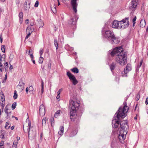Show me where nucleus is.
Segmentation results:
<instances>
[{
  "label": "nucleus",
  "mask_w": 148,
  "mask_h": 148,
  "mask_svg": "<svg viewBox=\"0 0 148 148\" xmlns=\"http://www.w3.org/2000/svg\"><path fill=\"white\" fill-rule=\"evenodd\" d=\"M47 119L46 117L44 118L42 120V123L43 125V124H45L46 123Z\"/></svg>",
  "instance_id": "obj_41"
},
{
  "label": "nucleus",
  "mask_w": 148,
  "mask_h": 148,
  "mask_svg": "<svg viewBox=\"0 0 148 148\" xmlns=\"http://www.w3.org/2000/svg\"><path fill=\"white\" fill-rule=\"evenodd\" d=\"M3 68V66L2 63V59L1 58H0V71L1 72H2Z\"/></svg>",
  "instance_id": "obj_26"
},
{
  "label": "nucleus",
  "mask_w": 148,
  "mask_h": 148,
  "mask_svg": "<svg viewBox=\"0 0 148 148\" xmlns=\"http://www.w3.org/2000/svg\"><path fill=\"white\" fill-rule=\"evenodd\" d=\"M42 92H43V81H42Z\"/></svg>",
  "instance_id": "obj_56"
},
{
  "label": "nucleus",
  "mask_w": 148,
  "mask_h": 148,
  "mask_svg": "<svg viewBox=\"0 0 148 148\" xmlns=\"http://www.w3.org/2000/svg\"><path fill=\"white\" fill-rule=\"evenodd\" d=\"M4 65L5 66L8 67V62H6L4 64Z\"/></svg>",
  "instance_id": "obj_53"
},
{
  "label": "nucleus",
  "mask_w": 148,
  "mask_h": 148,
  "mask_svg": "<svg viewBox=\"0 0 148 148\" xmlns=\"http://www.w3.org/2000/svg\"><path fill=\"white\" fill-rule=\"evenodd\" d=\"M66 75L69 77L70 81L74 85H75L78 83V81L76 79L75 77L70 71H67L66 73Z\"/></svg>",
  "instance_id": "obj_8"
},
{
  "label": "nucleus",
  "mask_w": 148,
  "mask_h": 148,
  "mask_svg": "<svg viewBox=\"0 0 148 148\" xmlns=\"http://www.w3.org/2000/svg\"><path fill=\"white\" fill-rule=\"evenodd\" d=\"M32 32L31 31L30 32H29L26 36L25 38V40H26V39H27L29 37H30V35H31V34H32Z\"/></svg>",
  "instance_id": "obj_34"
},
{
  "label": "nucleus",
  "mask_w": 148,
  "mask_h": 148,
  "mask_svg": "<svg viewBox=\"0 0 148 148\" xmlns=\"http://www.w3.org/2000/svg\"><path fill=\"white\" fill-rule=\"evenodd\" d=\"M127 73L128 72L127 71L126 72L124 69V70L121 73V75L123 77H126L127 76Z\"/></svg>",
  "instance_id": "obj_30"
},
{
  "label": "nucleus",
  "mask_w": 148,
  "mask_h": 148,
  "mask_svg": "<svg viewBox=\"0 0 148 148\" xmlns=\"http://www.w3.org/2000/svg\"><path fill=\"white\" fill-rule=\"evenodd\" d=\"M29 55L30 56V57L32 58V56H34L33 55V53L32 52V50L30 49L29 51Z\"/></svg>",
  "instance_id": "obj_36"
},
{
  "label": "nucleus",
  "mask_w": 148,
  "mask_h": 148,
  "mask_svg": "<svg viewBox=\"0 0 148 148\" xmlns=\"http://www.w3.org/2000/svg\"><path fill=\"white\" fill-rule=\"evenodd\" d=\"M1 138H4V135H2L1 136Z\"/></svg>",
  "instance_id": "obj_62"
},
{
  "label": "nucleus",
  "mask_w": 148,
  "mask_h": 148,
  "mask_svg": "<svg viewBox=\"0 0 148 148\" xmlns=\"http://www.w3.org/2000/svg\"><path fill=\"white\" fill-rule=\"evenodd\" d=\"M18 143V142L17 141H14L13 143V145H12V148H17V145Z\"/></svg>",
  "instance_id": "obj_27"
},
{
  "label": "nucleus",
  "mask_w": 148,
  "mask_h": 148,
  "mask_svg": "<svg viewBox=\"0 0 148 148\" xmlns=\"http://www.w3.org/2000/svg\"><path fill=\"white\" fill-rule=\"evenodd\" d=\"M69 104L70 107V117L71 121L75 123H78L82 114V112L79 110L80 103L79 101H74L70 100Z\"/></svg>",
  "instance_id": "obj_2"
},
{
  "label": "nucleus",
  "mask_w": 148,
  "mask_h": 148,
  "mask_svg": "<svg viewBox=\"0 0 148 148\" xmlns=\"http://www.w3.org/2000/svg\"><path fill=\"white\" fill-rule=\"evenodd\" d=\"M13 66L12 65H10L9 67V69L11 71L13 69Z\"/></svg>",
  "instance_id": "obj_48"
},
{
  "label": "nucleus",
  "mask_w": 148,
  "mask_h": 148,
  "mask_svg": "<svg viewBox=\"0 0 148 148\" xmlns=\"http://www.w3.org/2000/svg\"><path fill=\"white\" fill-rule=\"evenodd\" d=\"M43 60V58L41 56L40 58L39 62L40 63H42Z\"/></svg>",
  "instance_id": "obj_43"
},
{
  "label": "nucleus",
  "mask_w": 148,
  "mask_h": 148,
  "mask_svg": "<svg viewBox=\"0 0 148 148\" xmlns=\"http://www.w3.org/2000/svg\"><path fill=\"white\" fill-rule=\"evenodd\" d=\"M123 49L122 46L116 47L108 51L109 54L113 57L115 56L116 63L124 65L127 63V56L126 53H123Z\"/></svg>",
  "instance_id": "obj_1"
},
{
  "label": "nucleus",
  "mask_w": 148,
  "mask_h": 148,
  "mask_svg": "<svg viewBox=\"0 0 148 148\" xmlns=\"http://www.w3.org/2000/svg\"><path fill=\"white\" fill-rule=\"evenodd\" d=\"M28 1V4L27 5V2H25V3H24V8L25 9V10H27V9H28L30 8V3L29 1Z\"/></svg>",
  "instance_id": "obj_17"
},
{
  "label": "nucleus",
  "mask_w": 148,
  "mask_h": 148,
  "mask_svg": "<svg viewBox=\"0 0 148 148\" xmlns=\"http://www.w3.org/2000/svg\"><path fill=\"white\" fill-rule=\"evenodd\" d=\"M136 16H135L133 19H132V22L133 23V25L134 26L136 23Z\"/></svg>",
  "instance_id": "obj_39"
},
{
  "label": "nucleus",
  "mask_w": 148,
  "mask_h": 148,
  "mask_svg": "<svg viewBox=\"0 0 148 148\" xmlns=\"http://www.w3.org/2000/svg\"><path fill=\"white\" fill-rule=\"evenodd\" d=\"M138 104H137L136 105V106H135V109H134V111H135L136 110V109H137V108L138 106Z\"/></svg>",
  "instance_id": "obj_58"
},
{
  "label": "nucleus",
  "mask_w": 148,
  "mask_h": 148,
  "mask_svg": "<svg viewBox=\"0 0 148 148\" xmlns=\"http://www.w3.org/2000/svg\"><path fill=\"white\" fill-rule=\"evenodd\" d=\"M0 1L3 2H4L6 1V0H0Z\"/></svg>",
  "instance_id": "obj_63"
},
{
  "label": "nucleus",
  "mask_w": 148,
  "mask_h": 148,
  "mask_svg": "<svg viewBox=\"0 0 148 148\" xmlns=\"http://www.w3.org/2000/svg\"><path fill=\"white\" fill-rule=\"evenodd\" d=\"M54 44L56 47V50H57L58 48V44L57 40H54Z\"/></svg>",
  "instance_id": "obj_35"
},
{
  "label": "nucleus",
  "mask_w": 148,
  "mask_h": 148,
  "mask_svg": "<svg viewBox=\"0 0 148 148\" xmlns=\"http://www.w3.org/2000/svg\"><path fill=\"white\" fill-rule=\"evenodd\" d=\"M34 25V22H32L30 23V25L31 26H32Z\"/></svg>",
  "instance_id": "obj_57"
},
{
  "label": "nucleus",
  "mask_w": 148,
  "mask_h": 148,
  "mask_svg": "<svg viewBox=\"0 0 148 148\" xmlns=\"http://www.w3.org/2000/svg\"><path fill=\"white\" fill-rule=\"evenodd\" d=\"M20 139V137H19L17 136L16 138V140H15L14 141H18Z\"/></svg>",
  "instance_id": "obj_50"
},
{
  "label": "nucleus",
  "mask_w": 148,
  "mask_h": 148,
  "mask_svg": "<svg viewBox=\"0 0 148 148\" xmlns=\"http://www.w3.org/2000/svg\"><path fill=\"white\" fill-rule=\"evenodd\" d=\"M39 25V27H42L44 25V23L42 21H40L38 22Z\"/></svg>",
  "instance_id": "obj_40"
},
{
  "label": "nucleus",
  "mask_w": 148,
  "mask_h": 148,
  "mask_svg": "<svg viewBox=\"0 0 148 148\" xmlns=\"http://www.w3.org/2000/svg\"><path fill=\"white\" fill-rule=\"evenodd\" d=\"M62 89H60L58 91V95H60L61 91H62Z\"/></svg>",
  "instance_id": "obj_52"
},
{
  "label": "nucleus",
  "mask_w": 148,
  "mask_h": 148,
  "mask_svg": "<svg viewBox=\"0 0 148 148\" xmlns=\"http://www.w3.org/2000/svg\"><path fill=\"white\" fill-rule=\"evenodd\" d=\"M112 44L115 43L118 44L120 42V40L118 37H115V35L111 39Z\"/></svg>",
  "instance_id": "obj_15"
},
{
  "label": "nucleus",
  "mask_w": 148,
  "mask_h": 148,
  "mask_svg": "<svg viewBox=\"0 0 148 148\" xmlns=\"http://www.w3.org/2000/svg\"><path fill=\"white\" fill-rule=\"evenodd\" d=\"M5 112L8 115L10 114L11 111L10 109L8 108L7 106H6L5 108Z\"/></svg>",
  "instance_id": "obj_24"
},
{
  "label": "nucleus",
  "mask_w": 148,
  "mask_h": 148,
  "mask_svg": "<svg viewBox=\"0 0 148 148\" xmlns=\"http://www.w3.org/2000/svg\"><path fill=\"white\" fill-rule=\"evenodd\" d=\"M42 111L44 113H45V108L43 105H41L40 106L39 110V112H41Z\"/></svg>",
  "instance_id": "obj_25"
},
{
  "label": "nucleus",
  "mask_w": 148,
  "mask_h": 148,
  "mask_svg": "<svg viewBox=\"0 0 148 148\" xmlns=\"http://www.w3.org/2000/svg\"><path fill=\"white\" fill-rule=\"evenodd\" d=\"M32 58H31V59L33 62V63L34 64H35V61L34 60V56H32Z\"/></svg>",
  "instance_id": "obj_47"
},
{
  "label": "nucleus",
  "mask_w": 148,
  "mask_h": 148,
  "mask_svg": "<svg viewBox=\"0 0 148 148\" xmlns=\"http://www.w3.org/2000/svg\"><path fill=\"white\" fill-rule=\"evenodd\" d=\"M0 42H1V43H2V41H3V38H2V37L1 35V36H0Z\"/></svg>",
  "instance_id": "obj_55"
},
{
  "label": "nucleus",
  "mask_w": 148,
  "mask_h": 148,
  "mask_svg": "<svg viewBox=\"0 0 148 148\" xmlns=\"http://www.w3.org/2000/svg\"><path fill=\"white\" fill-rule=\"evenodd\" d=\"M145 103L146 105L148 104V97L146 98L145 101Z\"/></svg>",
  "instance_id": "obj_51"
},
{
  "label": "nucleus",
  "mask_w": 148,
  "mask_h": 148,
  "mask_svg": "<svg viewBox=\"0 0 148 148\" xmlns=\"http://www.w3.org/2000/svg\"><path fill=\"white\" fill-rule=\"evenodd\" d=\"M10 127V123L8 122H6L5 123V128L6 129H9Z\"/></svg>",
  "instance_id": "obj_29"
},
{
  "label": "nucleus",
  "mask_w": 148,
  "mask_h": 148,
  "mask_svg": "<svg viewBox=\"0 0 148 148\" xmlns=\"http://www.w3.org/2000/svg\"><path fill=\"white\" fill-rule=\"evenodd\" d=\"M0 104L1 107L3 108L5 106V97L4 94L2 91L0 92Z\"/></svg>",
  "instance_id": "obj_12"
},
{
  "label": "nucleus",
  "mask_w": 148,
  "mask_h": 148,
  "mask_svg": "<svg viewBox=\"0 0 148 148\" xmlns=\"http://www.w3.org/2000/svg\"><path fill=\"white\" fill-rule=\"evenodd\" d=\"M119 28L125 29L128 27L129 25V18L126 17L119 21Z\"/></svg>",
  "instance_id": "obj_5"
},
{
  "label": "nucleus",
  "mask_w": 148,
  "mask_h": 148,
  "mask_svg": "<svg viewBox=\"0 0 148 148\" xmlns=\"http://www.w3.org/2000/svg\"><path fill=\"white\" fill-rule=\"evenodd\" d=\"M63 132L64 127L61 126L60 127V130L58 132L60 136L62 135L63 134Z\"/></svg>",
  "instance_id": "obj_20"
},
{
  "label": "nucleus",
  "mask_w": 148,
  "mask_h": 148,
  "mask_svg": "<svg viewBox=\"0 0 148 148\" xmlns=\"http://www.w3.org/2000/svg\"><path fill=\"white\" fill-rule=\"evenodd\" d=\"M61 111L60 110H58L55 113L54 116L55 117H56L58 115L60 114Z\"/></svg>",
  "instance_id": "obj_38"
},
{
  "label": "nucleus",
  "mask_w": 148,
  "mask_h": 148,
  "mask_svg": "<svg viewBox=\"0 0 148 148\" xmlns=\"http://www.w3.org/2000/svg\"><path fill=\"white\" fill-rule=\"evenodd\" d=\"M1 49L2 52L3 53H5V45H1Z\"/></svg>",
  "instance_id": "obj_33"
},
{
  "label": "nucleus",
  "mask_w": 148,
  "mask_h": 148,
  "mask_svg": "<svg viewBox=\"0 0 148 148\" xmlns=\"http://www.w3.org/2000/svg\"><path fill=\"white\" fill-rule=\"evenodd\" d=\"M38 4H39L38 1H36V3H35V4L34 7H37L38 6Z\"/></svg>",
  "instance_id": "obj_44"
},
{
  "label": "nucleus",
  "mask_w": 148,
  "mask_h": 148,
  "mask_svg": "<svg viewBox=\"0 0 148 148\" xmlns=\"http://www.w3.org/2000/svg\"><path fill=\"white\" fill-rule=\"evenodd\" d=\"M31 123L30 122H29V123H28V128L29 129V131H28V133H29V132L30 131V128H31Z\"/></svg>",
  "instance_id": "obj_46"
},
{
  "label": "nucleus",
  "mask_w": 148,
  "mask_h": 148,
  "mask_svg": "<svg viewBox=\"0 0 148 148\" xmlns=\"http://www.w3.org/2000/svg\"><path fill=\"white\" fill-rule=\"evenodd\" d=\"M77 18L75 16L72 17L71 19L69 21L68 24L71 26H75L76 24Z\"/></svg>",
  "instance_id": "obj_10"
},
{
  "label": "nucleus",
  "mask_w": 148,
  "mask_h": 148,
  "mask_svg": "<svg viewBox=\"0 0 148 148\" xmlns=\"http://www.w3.org/2000/svg\"><path fill=\"white\" fill-rule=\"evenodd\" d=\"M14 126H12L11 127V130H13L14 129Z\"/></svg>",
  "instance_id": "obj_60"
},
{
  "label": "nucleus",
  "mask_w": 148,
  "mask_h": 148,
  "mask_svg": "<svg viewBox=\"0 0 148 148\" xmlns=\"http://www.w3.org/2000/svg\"><path fill=\"white\" fill-rule=\"evenodd\" d=\"M20 19V22H21V19H23V14L22 12H20L19 13L18 15Z\"/></svg>",
  "instance_id": "obj_32"
},
{
  "label": "nucleus",
  "mask_w": 148,
  "mask_h": 148,
  "mask_svg": "<svg viewBox=\"0 0 148 148\" xmlns=\"http://www.w3.org/2000/svg\"><path fill=\"white\" fill-rule=\"evenodd\" d=\"M4 144V142L3 141H1L0 142V146H3Z\"/></svg>",
  "instance_id": "obj_45"
},
{
  "label": "nucleus",
  "mask_w": 148,
  "mask_h": 148,
  "mask_svg": "<svg viewBox=\"0 0 148 148\" xmlns=\"http://www.w3.org/2000/svg\"><path fill=\"white\" fill-rule=\"evenodd\" d=\"M18 97V95L17 93L16 90H15L14 91V95L13 96V98L14 99H17Z\"/></svg>",
  "instance_id": "obj_31"
},
{
  "label": "nucleus",
  "mask_w": 148,
  "mask_h": 148,
  "mask_svg": "<svg viewBox=\"0 0 148 148\" xmlns=\"http://www.w3.org/2000/svg\"><path fill=\"white\" fill-rule=\"evenodd\" d=\"M60 98V95H57V97H56V98L57 99H59Z\"/></svg>",
  "instance_id": "obj_59"
},
{
  "label": "nucleus",
  "mask_w": 148,
  "mask_h": 148,
  "mask_svg": "<svg viewBox=\"0 0 148 148\" xmlns=\"http://www.w3.org/2000/svg\"><path fill=\"white\" fill-rule=\"evenodd\" d=\"M137 5L138 0H132L131 2V6L130 8V9L134 11L137 9Z\"/></svg>",
  "instance_id": "obj_11"
},
{
  "label": "nucleus",
  "mask_w": 148,
  "mask_h": 148,
  "mask_svg": "<svg viewBox=\"0 0 148 148\" xmlns=\"http://www.w3.org/2000/svg\"><path fill=\"white\" fill-rule=\"evenodd\" d=\"M125 71L128 73L131 70V65L129 64H127L126 67L124 69Z\"/></svg>",
  "instance_id": "obj_21"
},
{
  "label": "nucleus",
  "mask_w": 148,
  "mask_h": 148,
  "mask_svg": "<svg viewBox=\"0 0 148 148\" xmlns=\"http://www.w3.org/2000/svg\"><path fill=\"white\" fill-rule=\"evenodd\" d=\"M116 65V64H115L114 62H112L110 65V69L112 72H113L114 69Z\"/></svg>",
  "instance_id": "obj_22"
},
{
  "label": "nucleus",
  "mask_w": 148,
  "mask_h": 148,
  "mask_svg": "<svg viewBox=\"0 0 148 148\" xmlns=\"http://www.w3.org/2000/svg\"><path fill=\"white\" fill-rule=\"evenodd\" d=\"M31 29V27L30 26H28L26 29V32H27V31L28 30H30Z\"/></svg>",
  "instance_id": "obj_54"
},
{
  "label": "nucleus",
  "mask_w": 148,
  "mask_h": 148,
  "mask_svg": "<svg viewBox=\"0 0 148 148\" xmlns=\"http://www.w3.org/2000/svg\"><path fill=\"white\" fill-rule=\"evenodd\" d=\"M44 51V49H40L39 53H40V55L41 56L42 55Z\"/></svg>",
  "instance_id": "obj_42"
},
{
  "label": "nucleus",
  "mask_w": 148,
  "mask_h": 148,
  "mask_svg": "<svg viewBox=\"0 0 148 148\" xmlns=\"http://www.w3.org/2000/svg\"><path fill=\"white\" fill-rule=\"evenodd\" d=\"M143 59L141 60L139 64H138L137 65L136 69H138L141 66L143 63Z\"/></svg>",
  "instance_id": "obj_28"
},
{
  "label": "nucleus",
  "mask_w": 148,
  "mask_h": 148,
  "mask_svg": "<svg viewBox=\"0 0 148 148\" xmlns=\"http://www.w3.org/2000/svg\"><path fill=\"white\" fill-rule=\"evenodd\" d=\"M127 121L126 120L121 121L120 123V127L119 128L118 130L127 132L128 126L127 124Z\"/></svg>",
  "instance_id": "obj_6"
},
{
  "label": "nucleus",
  "mask_w": 148,
  "mask_h": 148,
  "mask_svg": "<svg viewBox=\"0 0 148 148\" xmlns=\"http://www.w3.org/2000/svg\"><path fill=\"white\" fill-rule=\"evenodd\" d=\"M66 75L69 77L70 81L74 85H75L78 83V81L76 79L75 77L70 71H67L66 73Z\"/></svg>",
  "instance_id": "obj_7"
},
{
  "label": "nucleus",
  "mask_w": 148,
  "mask_h": 148,
  "mask_svg": "<svg viewBox=\"0 0 148 148\" xmlns=\"http://www.w3.org/2000/svg\"><path fill=\"white\" fill-rule=\"evenodd\" d=\"M16 102H14L12 104V110H14L16 108Z\"/></svg>",
  "instance_id": "obj_37"
},
{
  "label": "nucleus",
  "mask_w": 148,
  "mask_h": 148,
  "mask_svg": "<svg viewBox=\"0 0 148 148\" xmlns=\"http://www.w3.org/2000/svg\"><path fill=\"white\" fill-rule=\"evenodd\" d=\"M119 21L114 20L112 22V27L114 28H119Z\"/></svg>",
  "instance_id": "obj_14"
},
{
  "label": "nucleus",
  "mask_w": 148,
  "mask_h": 148,
  "mask_svg": "<svg viewBox=\"0 0 148 148\" xmlns=\"http://www.w3.org/2000/svg\"><path fill=\"white\" fill-rule=\"evenodd\" d=\"M7 78V74L5 75V80H6Z\"/></svg>",
  "instance_id": "obj_61"
},
{
  "label": "nucleus",
  "mask_w": 148,
  "mask_h": 148,
  "mask_svg": "<svg viewBox=\"0 0 148 148\" xmlns=\"http://www.w3.org/2000/svg\"><path fill=\"white\" fill-rule=\"evenodd\" d=\"M34 88L32 86H30L29 87H27L26 89V91L27 94L28 93V92H30L33 91Z\"/></svg>",
  "instance_id": "obj_16"
},
{
  "label": "nucleus",
  "mask_w": 148,
  "mask_h": 148,
  "mask_svg": "<svg viewBox=\"0 0 148 148\" xmlns=\"http://www.w3.org/2000/svg\"><path fill=\"white\" fill-rule=\"evenodd\" d=\"M70 70L73 73H79V70L76 67H74L71 69Z\"/></svg>",
  "instance_id": "obj_23"
},
{
  "label": "nucleus",
  "mask_w": 148,
  "mask_h": 148,
  "mask_svg": "<svg viewBox=\"0 0 148 148\" xmlns=\"http://www.w3.org/2000/svg\"><path fill=\"white\" fill-rule=\"evenodd\" d=\"M134 119L135 120H137V116H135L134 118Z\"/></svg>",
  "instance_id": "obj_64"
},
{
  "label": "nucleus",
  "mask_w": 148,
  "mask_h": 148,
  "mask_svg": "<svg viewBox=\"0 0 148 148\" xmlns=\"http://www.w3.org/2000/svg\"><path fill=\"white\" fill-rule=\"evenodd\" d=\"M51 126L52 127V129L54 131L53 127L55 123V120L53 117H52L51 118L50 120Z\"/></svg>",
  "instance_id": "obj_19"
},
{
  "label": "nucleus",
  "mask_w": 148,
  "mask_h": 148,
  "mask_svg": "<svg viewBox=\"0 0 148 148\" xmlns=\"http://www.w3.org/2000/svg\"><path fill=\"white\" fill-rule=\"evenodd\" d=\"M68 132L69 134V136L72 137L76 134L77 131V129H74L72 127H70L68 129Z\"/></svg>",
  "instance_id": "obj_9"
},
{
  "label": "nucleus",
  "mask_w": 148,
  "mask_h": 148,
  "mask_svg": "<svg viewBox=\"0 0 148 148\" xmlns=\"http://www.w3.org/2000/svg\"><path fill=\"white\" fill-rule=\"evenodd\" d=\"M111 146L112 148H118L119 147L118 143L116 142H112Z\"/></svg>",
  "instance_id": "obj_18"
},
{
  "label": "nucleus",
  "mask_w": 148,
  "mask_h": 148,
  "mask_svg": "<svg viewBox=\"0 0 148 148\" xmlns=\"http://www.w3.org/2000/svg\"><path fill=\"white\" fill-rule=\"evenodd\" d=\"M114 36L113 32L110 30H107L105 32V37L110 39H111Z\"/></svg>",
  "instance_id": "obj_13"
},
{
  "label": "nucleus",
  "mask_w": 148,
  "mask_h": 148,
  "mask_svg": "<svg viewBox=\"0 0 148 148\" xmlns=\"http://www.w3.org/2000/svg\"><path fill=\"white\" fill-rule=\"evenodd\" d=\"M29 23V20L28 19H27L25 20V23L27 24H28Z\"/></svg>",
  "instance_id": "obj_49"
},
{
  "label": "nucleus",
  "mask_w": 148,
  "mask_h": 148,
  "mask_svg": "<svg viewBox=\"0 0 148 148\" xmlns=\"http://www.w3.org/2000/svg\"><path fill=\"white\" fill-rule=\"evenodd\" d=\"M129 110V107L126 103L123 108L120 107L115 113L112 120V127L117 128L120 124V118H123L126 116V114Z\"/></svg>",
  "instance_id": "obj_3"
},
{
  "label": "nucleus",
  "mask_w": 148,
  "mask_h": 148,
  "mask_svg": "<svg viewBox=\"0 0 148 148\" xmlns=\"http://www.w3.org/2000/svg\"><path fill=\"white\" fill-rule=\"evenodd\" d=\"M117 132L118 135V138L119 141L122 144L124 143L127 131L118 130Z\"/></svg>",
  "instance_id": "obj_4"
}]
</instances>
